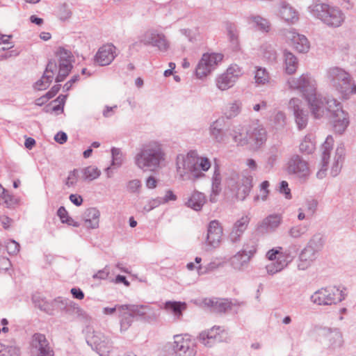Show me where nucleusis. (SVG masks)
Instances as JSON below:
<instances>
[{
    "mask_svg": "<svg viewBox=\"0 0 356 356\" xmlns=\"http://www.w3.org/2000/svg\"><path fill=\"white\" fill-rule=\"evenodd\" d=\"M327 339L329 340L330 347L333 349L341 347L343 343L342 333L337 328L330 330L327 334Z\"/></svg>",
    "mask_w": 356,
    "mask_h": 356,
    "instance_id": "nucleus-39",
    "label": "nucleus"
},
{
    "mask_svg": "<svg viewBox=\"0 0 356 356\" xmlns=\"http://www.w3.org/2000/svg\"><path fill=\"white\" fill-rule=\"evenodd\" d=\"M298 251V247L296 245H291L284 252H282L278 256L288 266L296 257Z\"/></svg>",
    "mask_w": 356,
    "mask_h": 356,
    "instance_id": "nucleus-44",
    "label": "nucleus"
},
{
    "mask_svg": "<svg viewBox=\"0 0 356 356\" xmlns=\"http://www.w3.org/2000/svg\"><path fill=\"white\" fill-rule=\"evenodd\" d=\"M315 149V145L309 136H305L300 144V151L304 154H311Z\"/></svg>",
    "mask_w": 356,
    "mask_h": 356,
    "instance_id": "nucleus-52",
    "label": "nucleus"
},
{
    "mask_svg": "<svg viewBox=\"0 0 356 356\" xmlns=\"http://www.w3.org/2000/svg\"><path fill=\"white\" fill-rule=\"evenodd\" d=\"M171 349L172 356H195L197 353L195 343L188 335H175Z\"/></svg>",
    "mask_w": 356,
    "mask_h": 356,
    "instance_id": "nucleus-8",
    "label": "nucleus"
},
{
    "mask_svg": "<svg viewBox=\"0 0 356 356\" xmlns=\"http://www.w3.org/2000/svg\"><path fill=\"white\" fill-rule=\"evenodd\" d=\"M309 13L330 27H339L345 20L343 13L337 7L327 3H316L308 8Z\"/></svg>",
    "mask_w": 356,
    "mask_h": 356,
    "instance_id": "nucleus-4",
    "label": "nucleus"
},
{
    "mask_svg": "<svg viewBox=\"0 0 356 356\" xmlns=\"http://www.w3.org/2000/svg\"><path fill=\"white\" fill-rule=\"evenodd\" d=\"M248 19L249 22H252L259 31L264 33L269 32L270 24L267 19L264 18L260 15H251L248 17Z\"/></svg>",
    "mask_w": 356,
    "mask_h": 356,
    "instance_id": "nucleus-38",
    "label": "nucleus"
},
{
    "mask_svg": "<svg viewBox=\"0 0 356 356\" xmlns=\"http://www.w3.org/2000/svg\"><path fill=\"white\" fill-rule=\"evenodd\" d=\"M261 52L264 59L270 63L275 62L277 57L276 49L273 44L266 42L260 47Z\"/></svg>",
    "mask_w": 356,
    "mask_h": 356,
    "instance_id": "nucleus-41",
    "label": "nucleus"
},
{
    "mask_svg": "<svg viewBox=\"0 0 356 356\" xmlns=\"http://www.w3.org/2000/svg\"><path fill=\"white\" fill-rule=\"evenodd\" d=\"M317 252L306 245L304 249L301 251L299 259L300 263L298 265V269L305 270L307 269L312 263L316 259Z\"/></svg>",
    "mask_w": 356,
    "mask_h": 356,
    "instance_id": "nucleus-29",
    "label": "nucleus"
},
{
    "mask_svg": "<svg viewBox=\"0 0 356 356\" xmlns=\"http://www.w3.org/2000/svg\"><path fill=\"white\" fill-rule=\"evenodd\" d=\"M242 74L241 69L237 65H232L225 72L216 79V86L218 89H225L232 87Z\"/></svg>",
    "mask_w": 356,
    "mask_h": 356,
    "instance_id": "nucleus-14",
    "label": "nucleus"
},
{
    "mask_svg": "<svg viewBox=\"0 0 356 356\" xmlns=\"http://www.w3.org/2000/svg\"><path fill=\"white\" fill-rule=\"evenodd\" d=\"M6 248L9 254L14 255L19 251V244L14 240H10L6 243Z\"/></svg>",
    "mask_w": 356,
    "mask_h": 356,
    "instance_id": "nucleus-64",
    "label": "nucleus"
},
{
    "mask_svg": "<svg viewBox=\"0 0 356 356\" xmlns=\"http://www.w3.org/2000/svg\"><path fill=\"white\" fill-rule=\"evenodd\" d=\"M223 264V261H220L218 259H215L204 266H198L197 267V273L201 275L211 273L222 266Z\"/></svg>",
    "mask_w": 356,
    "mask_h": 356,
    "instance_id": "nucleus-43",
    "label": "nucleus"
},
{
    "mask_svg": "<svg viewBox=\"0 0 356 356\" xmlns=\"http://www.w3.org/2000/svg\"><path fill=\"white\" fill-rule=\"evenodd\" d=\"M105 335L99 332H93L91 336L87 338V343L92 348L99 346L104 341Z\"/></svg>",
    "mask_w": 356,
    "mask_h": 356,
    "instance_id": "nucleus-54",
    "label": "nucleus"
},
{
    "mask_svg": "<svg viewBox=\"0 0 356 356\" xmlns=\"http://www.w3.org/2000/svg\"><path fill=\"white\" fill-rule=\"evenodd\" d=\"M31 345L37 351V356H54V351L43 334L35 333L33 335Z\"/></svg>",
    "mask_w": 356,
    "mask_h": 356,
    "instance_id": "nucleus-18",
    "label": "nucleus"
},
{
    "mask_svg": "<svg viewBox=\"0 0 356 356\" xmlns=\"http://www.w3.org/2000/svg\"><path fill=\"white\" fill-rule=\"evenodd\" d=\"M54 303L57 305L59 309L67 316L74 319L87 318L86 312L74 302L62 297H58L54 299Z\"/></svg>",
    "mask_w": 356,
    "mask_h": 356,
    "instance_id": "nucleus-12",
    "label": "nucleus"
},
{
    "mask_svg": "<svg viewBox=\"0 0 356 356\" xmlns=\"http://www.w3.org/2000/svg\"><path fill=\"white\" fill-rule=\"evenodd\" d=\"M308 227L307 225H304L293 226L289 230V235L293 238H299L307 232Z\"/></svg>",
    "mask_w": 356,
    "mask_h": 356,
    "instance_id": "nucleus-49",
    "label": "nucleus"
},
{
    "mask_svg": "<svg viewBox=\"0 0 356 356\" xmlns=\"http://www.w3.org/2000/svg\"><path fill=\"white\" fill-rule=\"evenodd\" d=\"M250 245L248 243L244 244L243 250L232 257L231 262L234 269L241 270L245 268L250 258L256 252V242L250 241Z\"/></svg>",
    "mask_w": 356,
    "mask_h": 356,
    "instance_id": "nucleus-11",
    "label": "nucleus"
},
{
    "mask_svg": "<svg viewBox=\"0 0 356 356\" xmlns=\"http://www.w3.org/2000/svg\"><path fill=\"white\" fill-rule=\"evenodd\" d=\"M255 82L257 84L264 85L269 81V75L265 68L258 67L254 75Z\"/></svg>",
    "mask_w": 356,
    "mask_h": 356,
    "instance_id": "nucleus-51",
    "label": "nucleus"
},
{
    "mask_svg": "<svg viewBox=\"0 0 356 356\" xmlns=\"http://www.w3.org/2000/svg\"><path fill=\"white\" fill-rule=\"evenodd\" d=\"M280 14L281 17L287 22L293 24L298 20L297 11L286 1L281 2Z\"/></svg>",
    "mask_w": 356,
    "mask_h": 356,
    "instance_id": "nucleus-32",
    "label": "nucleus"
},
{
    "mask_svg": "<svg viewBox=\"0 0 356 356\" xmlns=\"http://www.w3.org/2000/svg\"><path fill=\"white\" fill-rule=\"evenodd\" d=\"M291 89H317V83L310 74H303L289 82Z\"/></svg>",
    "mask_w": 356,
    "mask_h": 356,
    "instance_id": "nucleus-25",
    "label": "nucleus"
},
{
    "mask_svg": "<svg viewBox=\"0 0 356 356\" xmlns=\"http://www.w3.org/2000/svg\"><path fill=\"white\" fill-rule=\"evenodd\" d=\"M0 356H20V349L14 345L8 346L4 345L3 350Z\"/></svg>",
    "mask_w": 356,
    "mask_h": 356,
    "instance_id": "nucleus-58",
    "label": "nucleus"
},
{
    "mask_svg": "<svg viewBox=\"0 0 356 356\" xmlns=\"http://www.w3.org/2000/svg\"><path fill=\"white\" fill-rule=\"evenodd\" d=\"M176 165L181 180L195 181L205 177L204 172L211 168V162L207 157L199 156L197 151L191 150L186 154L177 155Z\"/></svg>",
    "mask_w": 356,
    "mask_h": 356,
    "instance_id": "nucleus-2",
    "label": "nucleus"
},
{
    "mask_svg": "<svg viewBox=\"0 0 356 356\" xmlns=\"http://www.w3.org/2000/svg\"><path fill=\"white\" fill-rule=\"evenodd\" d=\"M318 206V202L316 200H307L305 202L304 211L307 213V217H312L316 212Z\"/></svg>",
    "mask_w": 356,
    "mask_h": 356,
    "instance_id": "nucleus-57",
    "label": "nucleus"
},
{
    "mask_svg": "<svg viewBox=\"0 0 356 356\" xmlns=\"http://www.w3.org/2000/svg\"><path fill=\"white\" fill-rule=\"evenodd\" d=\"M279 157V152L277 148L274 147L273 148L269 154V156L266 161V168L268 170H270L271 168H273L274 165L275 164L277 159Z\"/></svg>",
    "mask_w": 356,
    "mask_h": 356,
    "instance_id": "nucleus-56",
    "label": "nucleus"
},
{
    "mask_svg": "<svg viewBox=\"0 0 356 356\" xmlns=\"http://www.w3.org/2000/svg\"><path fill=\"white\" fill-rule=\"evenodd\" d=\"M289 108L293 112L295 121L299 130L305 129L308 123V111L302 107V102L298 98L289 101Z\"/></svg>",
    "mask_w": 356,
    "mask_h": 356,
    "instance_id": "nucleus-15",
    "label": "nucleus"
},
{
    "mask_svg": "<svg viewBox=\"0 0 356 356\" xmlns=\"http://www.w3.org/2000/svg\"><path fill=\"white\" fill-rule=\"evenodd\" d=\"M252 177L251 176H242L239 178L238 182L236 186V196L239 200H244L248 196L252 187Z\"/></svg>",
    "mask_w": 356,
    "mask_h": 356,
    "instance_id": "nucleus-27",
    "label": "nucleus"
},
{
    "mask_svg": "<svg viewBox=\"0 0 356 356\" xmlns=\"http://www.w3.org/2000/svg\"><path fill=\"white\" fill-rule=\"evenodd\" d=\"M59 18L64 21L67 20L72 16V12L67 3H63L59 8Z\"/></svg>",
    "mask_w": 356,
    "mask_h": 356,
    "instance_id": "nucleus-60",
    "label": "nucleus"
},
{
    "mask_svg": "<svg viewBox=\"0 0 356 356\" xmlns=\"http://www.w3.org/2000/svg\"><path fill=\"white\" fill-rule=\"evenodd\" d=\"M56 55L58 57L59 60L58 75L55 79L56 82L58 83L63 81L71 71L73 55L70 51L64 47H59L56 52Z\"/></svg>",
    "mask_w": 356,
    "mask_h": 356,
    "instance_id": "nucleus-10",
    "label": "nucleus"
},
{
    "mask_svg": "<svg viewBox=\"0 0 356 356\" xmlns=\"http://www.w3.org/2000/svg\"><path fill=\"white\" fill-rule=\"evenodd\" d=\"M282 217L278 214H273L265 218L258 225L257 231L264 234L275 231L281 224Z\"/></svg>",
    "mask_w": 356,
    "mask_h": 356,
    "instance_id": "nucleus-24",
    "label": "nucleus"
},
{
    "mask_svg": "<svg viewBox=\"0 0 356 356\" xmlns=\"http://www.w3.org/2000/svg\"><path fill=\"white\" fill-rule=\"evenodd\" d=\"M206 202L207 197L205 194L195 189L186 198L185 205L195 211H200Z\"/></svg>",
    "mask_w": 356,
    "mask_h": 356,
    "instance_id": "nucleus-23",
    "label": "nucleus"
},
{
    "mask_svg": "<svg viewBox=\"0 0 356 356\" xmlns=\"http://www.w3.org/2000/svg\"><path fill=\"white\" fill-rule=\"evenodd\" d=\"M112 342L105 336L102 343L99 346H95L92 349L95 350L99 356H108L112 350Z\"/></svg>",
    "mask_w": 356,
    "mask_h": 356,
    "instance_id": "nucleus-45",
    "label": "nucleus"
},
{
    "mask_svg": "<svg viewBox=\"0 0 356 356\" xmlns=\"http://www.w3.org/2000/svg\"><path fill=\"white\" fill-rule=\"evenodd\" d=\"M81 178L84 181H92L101 175V170L95 165H89L81 170Z\"/></svg>",
    "mask_w": 356,
    "mask_h": 356,
    "instance_id": "nucleus-40",
    "label": "nucleus"
},
{
    "mask_svg": "<svg viewBox=\"0 0 356 356\" xmlns=\"http://www.w3.org/2000/svg\"><path fill=\"white\" fill-rule=\"evenodd\" d=\"M326 78L330 86L335 89H356L352 76L339 67H332L326 71Z\"/></svg>",
    "mask_w": 356,
    "mask_h": 356,
    "instance_id": "nucleus-5",
    "label": "nucleus"
},
{
    "mask_svg": "<svg viewBox=\"0 0 356 356\" xmlns=\"http://www.w3.org/2000/svg\"><path fill=\"white\" fill-rule=\"evenodd\" d=\"M283 56L284 59L285 70L287 74H292L296 72L298 68V59L293 54L284 50L283 52Z\"/></svg>",
    "mask_w": 356,
    "mask_h": 356,
    "instance_id": "nucleus-37",
    "label": "nucleus"
},
{
    "mask_svg": "<svg viewBox=\"0 0 356 356\" xmlns=\"http://www.w3.org/2000/svg\"><path fill=\"white\" fill-rule=\"evenodd\" d=\"M222 58L223 55L221 54H204L195 68L197 78L203 79L206 77L222 61Z\"/></svg>",
    "mask_w": 356,
    "mask_h": 356,
    "instance_id": "nucleus-9",
    "label": "nucleus"
},
{
    "mask_svg": "<svg viewBox=\"0 0 356 356\" xmlns=\"http://www.w3.org/2000/svg\"><path fill=\"white\" fill-rule=\"evenodd\" d=\"M302 96L307 104L312 116L316 119L323 118L327 112L331 118L334 129L342 134L349 124L348 114L336 99L323 97L317 90H301Z\"/></svg>",
    "mask_w": 356,
    "mask_h": 356,
    "instance_id": "nucleus-1",
    "label": "nucleus"
},
{
    "mask_svg": "<svg viewBox=\"0 0 356 356\" xmlns=\"http://www.w3.org/2000/svg\"><path fill=\"white\" fill-rule=\"evenodd\" d=\"M249 132V129H247L243 126L238 125L234 127L229 134L237 145L243 146L248 144L250 140Z\"/></svg>",
    "mask_w": 356,
    "mask_h": 356,
    "instance_id": "nucleus-28",
    "label": "nucleus"
},
{
    "mask_svg": "<svg viewBox=\"0 0 356 356\" xmlns=\"http://www.w3.org/2000/svg\"><path fill=\"white\" fill-rule=\"evenodd\" d=\"M105 335L99 332H93L91 336L87 338V343L92 348L99 346L104 341Z\"/></svg>",
    "mask_w": 356,
    "mask_h": 356,
    "instance_id": "nucleus-53",
    "label": "nucleus"
},
{
    "mask_svg": "<svg viewBox=\"0 0 356 356\" xmlns=\"http://www.w3.org/2000/svg\"><path fill=\"white\" fill-rule=\"evenodd\" d=\"M345 299L343 291L336 286L321 288L310 297L311 301L318 305H331Z\"/></svg>",
    "mask_w": 356,
    "mask_h": 356,
    "instance_id": "nucleus-6",
    "label": "nucleus"
},
{
    "mask_svg": "<svg viewBox=\"0 0 356 356\" xmlns=\"http://www.w3.org/2000/svg\"><path fill=\"white\" fill-rule=\"evenodd\" d=\"M112 165L120 166L122 163V154L120 149L113 147L111 149Z\"/></svg>",
    "mask_w": 356,
    "mask_h": 356,
    "instance_id": "nucleus-59",
    "label": "nucleus"
},
{
    "mask_svg": "<svg viewBox=\"0 0 356 356\" xmlns=\"http://www.w3.org/2000/svg\"><path fill=\"white\" fill-rule=\"evenodd\" d=\"M287 265L286 264V263H284V261H282L278 257L277 261H272L269 264L266 265V268L268 274L274 275L277 273L280 272Z\"/></svg>",
    "mask_w": 356,
    "mask_h": 356,
    "instance_id": "nucleus-47",
    "label": "nucleus"
},
{
    "mask_svg": "<svg viewBox=\"0 0 356 356\" xmlns=\"http://www.w3.org/2000/svg\"><path fill=\"white\" fill-rule=\"evenodd\" d=\"M284 35L290 40L293 47L300 53H307L310 48L309 42L304 35L297 33L295 29H289L284 31Z\"/></svg>",
    "mask_w": 356,
    "mask_h": 356,
    "instance_id": "nucleus-17",
    "label": "nucleus"
},
{
    "mask_svg": "<svg viewBox=\"0 0 356 356\" xmlns=\"http://www.w3.org/2000/svg\"><path fill=\"white\" fill-rule=\"evenodd\" d=\"M165 159L163 145L157 140H150L138 149L134 162L143 171L155 172L162 168Z\"/></svg>",
    "mask_w": 356,
    "mask_h": 356,
    "instance_id": "nucleus-3",
    "label": "nucleus"
},
{
    "mask_svg": "<svg viewBox=\"0 0 356 356\" xmlns=\"http://www.w3.org/2000/svg\"><path fill=\"white\" fill-rule=\"evenodd\" d=\"M58 92V90H49V92L46 93L44 95L35 99V104L37 106H42L46 102H47L49 99L53 98L57 94Z\"/></svg>",
    "mask_w": 356,
    "mask_h": 356,
    "instance_id": "nucleus-62",
    "label": "nucleus"
},
{
    "mask_svg": "<svg viewBox=\"0 0 356 356\" xmlns=\"http://www.w3.org/2000/svg\"><path fill=\"white\" fill-rule=\"evenodd\" d=\"M345 156V148L343 145H339L335 151L334 161L332 166L331 173L333 176H337L341 170L342 163Z\"/></svg>",
    "mask_w": 356,
    "mask_h": 356,
    "instance_id": "nucleus-36",
    "label": "nucleus"
},
{
    "mask_svg": "<svg viewBox=\"0 0 356 356\" xmlns=\"http://www.w3.org/2000/svg\"><path fill=\"white\" fill-rule=\"evenodd\" d=\"M221 183L212 182L211 184V192L210 194L209 200L211 202H216L217 201L216 196H218L221 191Z\"/></svg>",
    "mask_w": 356,
    "mask_h": 356,
    "instance_id": "nucleus-63",
    "label": "nucleus"
},
{
    "mask_svg": "<svg viewBox=\"0 0 356 356\" xmlns=\"http://www.w3.org/2000/svg\"><path fill=\"white\" fill-rule=\"evenodd\" d=\"M204 305L210 307L216 313H224L231 308L227 300H218L216 298H206L203 301Z\"/></svg>",
    "mask_w": 356,
    "mask_h": 356,
    "instance_id": "nucleus-31",
    "label": "nucleus"
},
{
    "mask_svg": "<svg viewBox=\"0 0 356 356\" xmlns=\"http://www.w3.org/2000/svg\"><path fill=\"white\" fill-rule=\"evenodd\" d=\"M250 220V218L248 216H243L234 223L229 235V240L232 243H238L241 241L243 234L248 228Z\"/></svg>",
    "mask_w": 356,
    "mask_h": 356,
    "instance_id": "nucleus-20",
    "label": "nucleus"
},
{
    "mask_svg": "<svg viewBox=\"0 0 356 356\" xmlns=\"http://www.w3.org/2000/svg\"><path fill=\"white\" fill-rule=\"evenodd\" d=\"M334 144V139L332 136H328L321 146V170H326L329 163L330 152Z\"/></svg>",
    "mask_w": 356,
    "mask_h": 356,
    "instance_id": "nucleus-30",
    "label": "nucleus"
},
{
    "mask_svg": "<svg viewBox=\"0 0 356 356\" xmlns=\"http://www.w3.org/2000/svg\"><path fill=\"white\" fill-rule=\"evenodd\" d=\"M228 38L232 44V48L234 50L238 49V32L235 29L234 26L230 24L227 27Z\"/></svg>",
    "mask_w": 356,
    "mask_h": 356,
    "instance_id": "nucleus-50",
    "label": "nucleus"
},
{
    "mask_svg": "<svg viewBox=\"0 0 356 356\" xmlns=\"http://www.w3.org/2000/svg\"><path fill=\"white\" fill-rule=\"evenodd\" d=\"M100 211L95 207H90L84 211L82 218L88 229H97L99 225Z\"/></svg>",
    "mask_w": 356,
    "mask_h": 356,
    "instance_id": "nucleus-26",
    "label": "nucleus"
},
{
    "mask_svg": "<svg viewBox=\"0 0 356 356\" xmlns=\"http://www.w3.org/2000/svg\"><path fill=\"white\" fill-rule=\"evenodd\" d=\"M286 172L302 181H305L310 175V170L307 161L298 154L292 155L286 164Z\"/></svg>",
    "mask_w": 356,
    "mask_h": 356,
    "instance_id": "nucleus-7",
    "label": "nucleus"
},
{
    "mask_svg": "<svg viewBox=\"0 0 356 356\" xmlns=\"http://www.w3.org/2000/svg\"><path fill=\"white\" fill-rule=\"evenodd\" d=\"M116 56L115 47L112 44L103 45L95 56L96 62L102 66L109 65Z\"/></svg>",
    "mask_w": 356,
    "mask_h": 356,
    "instance_id": "nucleus-21",
    "label": "nucleus"
},
{
    "mask_svg": "<svg viewBox=\"0 0 356 356\" xmlns=\"http://www.w3.org/2000/svg\"><path fill=\"white\" fill-rule=\"evenodd\" d=\"M223 332V329L220 326H213L208 331L202 332L199 335V340L204 346L211 347L217 341H220L221 337L220 333Z\"/></svg>",
    "mask_w": 356,
    "mask_h": 356,
    "instance_id": "nucleus-22",
    "label": "nucleus"
},
{
    "mask_svg": "<svg viewBox=\"0 0 356 356\" xmlns=\"http://www.w3.org/2000/svg\"><path fill=\"white\" fill-rule=\"evenodd\" d=\"M250 140L254 141L257 145H261L266 140V131L260 125H254L249 128Z\"/></svg>",
    "mask_w": 356,
    "mask_h": 356,
    "instance_id": "nucleus-34",
    "label": "nucleus"
},
{
    "mask_svg": "<svg viewBox=\"0 0 356 356\" xmlns=\"http://www.w3.org/2000/svg\"><path fill=\"white\" fill-rule=\"evenodd\" d=\"M222 234V229L217 220L210 222L205 241L206 250L210 251L219 246Z\"/></svg>",
    "mask_w": 356,
    "mask_h": 356,
    "instance_id": "nucleus-16",
    "label": "nucleus"
},
{
    "mask_svg": "<svg viewBox=\"0 0 356 356\" xmlns=\"http://www.w3.org/2000/svg\"><path fill=\"white\" fill-rule=\"evenodd\" d=\"M79 170L74 169L69 172L67 177L65 181V184L68 188L74 187L76 185L79 179Z\"/></svg>",
    "mask_w": 356,
    "mask_h": 356,
    "instance_id": "nucleus-55",
    "label": "nucleus"
},
{
    "mask_svg": "<svg viewBox=\"0 0 356 356\" xmlns=\"http://www.w3.org/2000/svg\"><path fill=\"white\" fill-rule=\"evenodd\" d=\"M119 312L120 313V331H127L131 325L134 317L127 310Z\"/></svg>",
    "mask_w": 356,
    "mask_h": 356,
    "instance_id": "nucleus-48",
    "label": "nucleus"
},
{
    "mask_svg": "<svg viewBox=\"0 0 356 356\" xmlns=\"http://www.w3.org/2000/svg\"><path fill=\"white\" fill-rule=\"evenodd\" d=\"M225 127V120L218 118L210 125L209 133L211 136L218 143L224 140L225 134L223 128Z\"/></svg>",
    "mask_w": 356,
    "mask_h": 356,
    "instance_id": "nucleus-33",
    "label": "nucleus"
},
{
    "mask_svg": "<svg viewBox=\"0 0 356 356\" xmlns=\"http://www.w3.org/2000/svg\"><path fill=\"white\" fill-rule=\"evenodd\" d=\"M33 302L35 307L47 314H51L53 312V306L44 298L39 295H33L32 297Z\"/></svg>",
    "mask_w": 356,
    "mask_h": 356,
    "instance_id": "nucleus-42",
    "label": "nucleus"
},
{
    "mask_svg": "<svg viewBox=\"0 0 356 356\" xmlns=\"http://www.w3.org/2000/svg\"><path fill=\"white\" fill-rule=\"evenodd\" d=\"M165 309L172 312L175 314H180L184 307V305L176 302H167L165 306Z\"/></svg>",
    "mask_w": 356,
    "mask_h": 356,
    "instance_id": "nucleus-61",
    "label": "nucleus"
},
{
    "mask_svg": "<svg viewBox=\"0 0 356 356\" xmlns=\"http://www.w3.org/2000/svg\"><path fill=\"white\" fill-rule=\"evenodd\" d=\"M58 70L55 60H50L46 67L42 76L35 82L34 89H47L53 81L54 76Z\"/></svg>",
    "mask_w": 356,
    "mask_h": 356,
    "instance_id": "nucleus-19",
    "label": "nucleus"
},
{
    "mask_svg": "<svg viewBox=\"0 0 356 356\" xmlns=\"http://www.w3.org/2000/svg\"><path fill=\"white\" fill-rule=\"evenodd\" d=\"M324 240L323 236L318 233L314 234L308 241L307 245L314 250L316 252H319L323 248Z\"/></svg>",
    "mask_w": 356,
    "mask_h": 356,
    "instance_id": "nucleus-46",
    "label": "nucleus"
},
{
    "mask_svg": "<svg viewBox=\"0 0 356 356\" xmlns=\"http://www.w3.org/2000/svg\"><path fill=\"white\" fill-rule=\"evenodd\" d=\"M140 41L145 45H152L156 47L161 51H168L170 46L165 35L154 29L147 31Z\"/></svg>",
    "mask_w": 356,
    "mask_h": 356,
    "instance_id": "nucleus-13",
    "label": "nucleus"
},
{
    "mask_svg": "<svg viewBox=\"0 0 356 356\" xmlns=\"http://www.w3.org/2000/svg\"><path fill=\"white\" fill-rule=\"evenodd\" d=\"M127 310L130 314L134 316H144L149 310L147 305H122L118 307V312Z\"/></svg>",
    "mask_w": 356,
    "mask_h": 356,
    "instance_id": "nucleus-35",
    "label": "nucleus"
}]
</instances>
